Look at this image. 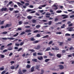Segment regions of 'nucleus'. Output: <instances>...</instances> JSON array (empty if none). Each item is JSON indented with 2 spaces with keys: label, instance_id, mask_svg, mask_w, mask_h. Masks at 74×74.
<instances>
[{
  "label": "nucleus",
  "instance_id": "nucleus-1",
  "mask_svg": "<svg viewBox=\"0 0 74 74\" xmlns=\"http://www.w3.org/2000/svg\"><path fill=\"white\" fill-rule=\"evenodd\" d=\"M60 70H63L64 69V66L62 65H59L58 66Z\"/></svg>",
  "mask_w": 74,
  "mask_h": 74
},
{
  "label": "nucleus",
  "instance_id": "nucleus-2",
  "mask_svg": "<svg viewBox=\"0 0 74 74\" xmlns=\"http://www.w3.org/2000/svg\"><path fill=\"white\" fill-rule=\"evenodd\" d=\"M34 71V67L33 66L31 69V71L30 72H33Z\"/></svg>",
  "mask_w": 74,
  "mask_h": 74
},
{
  "label": "nucleus",
  "instance_id": "nucleus-3",
  "mask_svg": "<svg viewBox=\"0 0 74 74\" xmlns=\"http://www.w3.org/2000/svg\"><path fill=\"white\" fill-rule=\"evenodd\" d=\"M62 16H64V17H63V19H66V18H68V16L66 15H64V14L62 15Z\"/></svg>",
  "mask_w": 74,
  "mask_h": 74
},
{
  "label": "nucleus",
  "instance_id": "nucleus-4",
  "mask_svg": "<svg viewBox=\"0 0 74 74\" xmlns=\"http://www.w3.org/2000/svg\"><path fill=\"white\" fill-rule=\"evenodd\" d=\"M39 67H39V66L38 65H36L35 66V69L38 70V71H39L40 70V69H39Z\"/></svg>",
  "mask_w": 74,
  "mask_h": 74
},
{
  "label": "nucleus",
  "instance_id": "nucleus-5",
  "mask_svg": "<svg viewBox=\"0 0 74 74\" xmlns=\"http://www.w3.org/2000/svg\"><path fill=\"white\" fill-rule=\"evenodd\" d=\"M11 24H7L5 26V28H7V27H10V26H11Z\"/></svg>",
  "mask_w": 74,
  "mask_h": 74
},
{
  "label": "nucleus",
  "instance_id": "nucleus-6",
  "mask_svg": "<svg viewBox=\"0 0 74 74\" xmlns=\"http://www.w3.org/2000/svg\"><path fill=\"white\" fill-rule=\"evenodd\" d=\"M7 10V8H2L1 10L2 12H3L4 11H6Z\"/></svg>",
  "mask_w": 74,
  "mask_h": 74
},
{
  "label": "nucleus",
  "instance_id": "nucleus-7",
  "mask_svg": "<svg viewBox=\"0 0 74 74\" xmlns=\"http://www.w3.org/2000/svg\"><path fill=\"white\" fill-rule=\"evenodd\" d=\"M41 48V46L40 45H38L37 46V47H35V49H39Z\"/></svg>",
  "mask_w": 74,
  "mask_h": 74
},
{
  "label": "nucleus",
  "instance_id": "nucleus-8",
  "mask_svg": "<svg viewBox=\"0 0 74 74\" xmlns=\"http://www.w3.org/2000/svg\"><path fill=\"white\" fill-rule=\"evenodd\" d=\"M32 62H37V59H36L33 58L32 59Z\"/></svg>",
  "mask_w": 74,
  "mask_h": 74
},
{
  "label": "nucleus",
  "instance_id": "nucleus-9",
  "mask_svg": "<svg viewBox=\"0 0 74 74\" xmlns=\"http://www.w3.org/2000/svg\"><path fill=\"white\" fill-rule=\"evenodd\" d=\"M37 58L38 60H42L43 59V57H42V56H41L40 58L38 57Z\"/></svg>",
  "mask_w": 74,
  "mask_h": 74
},
{
  "label": "nucleus",
  "instance_id": "nucleus-10",
  "mask_svg": "<svg viewBox=\"0 0 74 74\" xmlns=\"http://www.w3.org/2000/svg\"><path fill=\"white\" fill-rule=\"evenodd\" d=\"M17 4L18 5V6H19V7H21V5H23V4H22V3H21L20 2H17Z\"/></svg>",
  "mask_w": 74,
  "mask_h": 74
},
{
  "label": "nucleus",
  "instance_id": "nucleus-11",
  "mask_svg": "<svg viewBox=\"0 0 74 74\" xmlns=\"http://www.w3.org/2000/svg\"><path fill=\"white\" fill-rule=\"evenodd\" d=\"M61 56L62 55L60 54H58L57 55V57H58V58H60L61 57Z\"/></svg>",
  "mask_w": 74,
  "mask_h": 74
},
{
  "label": "nucleus",
  "instance_id": "nucleus-12",
  "mask_svg": "<svg viewBox=\"0 0 74 74\" xmlns=\"http://www.w3.org/2000/svg\"><path fill=\"white\" fill-rule=\"evenodd\" d=\"M29 32H32V31L30 29H29L28 30H26L25 31V33H29Z\"/></svg>",
  "mask_w": 74,
  "mask_h": 74
},
{
  "label": "nucleus",
  "instance_id": "nucleus-13",
  "mask_svg": "<svg viewBox=\"0 0 74 74\" xmlns=\"http://www.w3.org/2000/svg\"><path fill=\"white\" fill-rule=\"evenodd\" d=\"M0 56L1 58H5V56L3 54H0Z\"/></svg>",
  "mask_w": 74,
  "mask_h": 74
},
{
  "label": "nucleus",
  "instance_id": "nucleus-14",
  "mask_svg": "<svg viewBox=\"0 0 74 74\" xmlns=\"http://www.w3.org/2000/svg\"><path fill=\"white\" fill-rule=\"evenodd\" d=\"M53 6L54 7H56L55 8H54V10H58V7H57V6H56V5H54Z\"/></svg>",
  "mask_w": 74,
  "mask_h": 74
},
{
  "label": "nucleus",
  "instance_id": "nucleus-15",
  "mask_svg": "<svg viewBox=\"0 0 74 74\" xmlns=\"http://www.w3.org/2000/svg\"><path fill=\"white\" fill-rule=\"evenodd\" d=\"M27 19H28L29 20H31L32 19V17H31L30 16H28L27 17Z\"/></svg>",
  "mask_w": 74,
  "mask_h": 74
},
{
  "label": "nucleus",
  "instance_id": "nucleus-16",
  "mask_svg": "<svg viewBox=\"0 0 74 74\" xmlns=\"http://www.w3.org/2000/svg\"><path fill=\"white\" fill-rule=\"evenodd\" d=\"M30 40L32 41H33L35 40V39H34L33 37H32L30 38Z\"/></svg>",
  "mask_w": 74,
  "mask_h": 74
},
{
  "label": "nucleus",
  "instance_id": "nucleus-17",
  "mask_svg": "<svg viewBox=\"0 0 74 74\" xmlns=\"http://www.w3.org/2000/svg\"><path fill=\"white\" fill-rule=\"evenodd\" d=\"M23 23V22L21 21H20L18 22V24L19 25H22Z\"/></svg>",
  "mask_w": 74,
  "mask_h": 74
},
{
  "label": "nucleus",
  "instance_id": "nucleus-18",
  "mask_svg": "<svg viewBox=\"0 0 74 74\" xmlns=\"http://www.w3.org/2000/svg\"><path fill=\"white\" fill-rule=\"evenodd\" d=\"M29 51H31V52H35V50H33V49H30L29 50Z\"/></svg>",
  "mask_w": 74,
  "mask_h": 74
},
{
  "label": "nucleus",
  "instance_id": "nucleus-19",
  "mask_svg": "<svg viewBox=\"0 0 74 74\" xmlns=\"http://www.w3.org/2000/svg\"><path fill=\"white\" fill-rule=\"evenodd\" d=\"M30 65L29 64H27L26 66L27 68V69H29L30 68Z\"/></svg>",
  "mask_w": 74,
  "mask_h": 74
},
{
  "label": "nucleus",
  "instance_id": "nucleus-20",
  "mask_svg": "<svg viewBox=\"0 0 74 74\" xmlns=\"http://www.w3.org/2000/svg\"><path fill=\"white\" fill-rule=\"evenodd\" d=\"M51 49V48L50 47H49L48 48H47L46 49V50L45 51H49Z\"/></svg>",
  "mask_w": 74,
  "mask_h": 74
},
{
  "label": "nucleus",
  "instance_id": "nucleus-21",
  "mask_svg": "<svg viewBox=\"0 0 74 74\" xmlns=\"http://www.w3.org/2000/svg\"><path fill=\"white\" fill-rule=\"evenodd\" d=\"M8 40H13L15 39V38H8Z\"/></svg>",
  "mask_w": 74,
  "mask_h": 74
},
{
  "label": "nucleus",
  "instance_id": "nucleus-22",
  "mask_svg": "<svg viewBox=\"0 0 74 74\" xmlns=\"http://www.w3.org/2000/svg\"><path fill=\"white\" fill-rule=\"evenodd\" d=\"M48 61H49V59H47L45 60V62H48Z\"/></svg>",
  "mask_w": 74,
  "mask_h": 74
},
{
  "label": "nucleus",
  "instance_id": "nucleus-23",
  "mask_svg": "<svg viewBox=\"0 0 74 74\" xmlns=\"http://www.w3.org/2000/svg\"><path fill=\"white\" fill-rule=\"evenodd\" d=\"M49 55H50V56H55V54L53 55L51 53V52H49Z\"/></svg>",
  "mask_w": 74,
  "mask_h": 74
},
{
  "label": "nucleus",
  "instance_id": "nucleus-24",
  "mask_svg": "<svg viewBox=\"0 0 74 74\" xmlns=\"http://www.w3.org/2000/svg\"><path fill=\"white\" fill-rule=\"evenodd\" d=\"M27 71V70L26 69H24L22 70V72L23 73H25V72Z\"/></svg>",
  "mask_w": 74,
  "mask_h": 74
},
{
  "label": "nucleus",
  "instance_id": "nucleus-25",
  "mask_svg": "<svg viewBox=\"0 0 74 74\" xmlns=\"http://www.w3.org/2000/svg\"><path fill=\"white\" fill-rule=\"evenodd\" d=\"M41 73H40V74H44V70L42 69L41 71Z\"/></svg>",
  "mask_w": 74,
  "mask_h": 74
},
{
  "label": "nucleus",
  "instance_id": "nucleus-26",
  "mask_svg": "<svg viewBox=\"0 0 74 74\" xmlns=\"http://www.w3.org/2000/svg\"><path fill=\"white\" fill-rule=\"evenodd\" d=\"M9 10H10V11H13V10H14V8H9Z\"/></svg>",
  "mask_w": 74,
  "mask_h": 74
},
{
  "label": "nucleus",
  "instance_id": "nucleus-27",
  "mask_svg": "<svg viewBox=\"0 0 74 74\" xmlns=\"http://www.w3.org/2000/svg\"><path fill=\"white\" fill-rule=\"evenodd\" d=\"M18 73L19 74H22V71L21 70H19Z\"/></svg>",
  "mask_w": 74,
  "mask_h": 74
},
{
  "label": "nucleus",
  "instance_id": "nucleus-28",
  "mask_svg": "<svg viewBox=\"0 0 74 74\" xmlns=\"http://www.w3.org/2000/svg\"><path fill=\"white\" fill-rule=\"evenodd\" d=\"M52 23V21H49L48 23V25H51Z\"/></svg>",
  "mask_w": 74,
  "mask_h": 74
},
{
  "label": "nucleus",
  "instance_id": "nucleus-29",
  "mask_svg": "<svg viewBox=\"0 0 74 74\" xmlns=\"http://www.w3.org/2000/svg\"><path fill=\"white\" fill-rule=\"evenodd\" d=\"M36 55H37V53L36 52H35V53H33V55L34 56H37Z\"/></svg>",
  "mask_w": 74,
  "mask_h": 74
},
{
  "label": "nucleus",
  "instance_id": "nucleus-30",
  "mask_svg": "<svg viewBox=\"0 0 74 74\" xmlns=\"http://www.w3.org/2000/svg\"><path fill=\"white\" fill-rule=\"evenodd\" d=\"M4 70V68L3 67H1L0 68V70L1 71H3V70Z\"/></svg>",
  "mask_w": 74,
  "mask_h": 74
},
{
  "label": "nucleus",
  "instance_id": "nucleus-31",
  "mask_svg": "<svg viewBox=\"0 0 74 74\" xmlns=\"http://www.w3.org/2000/svg\"><path fill=\"white\" fill-rule=\"evenodd\" d=\"M8 51H11L12 50V47H9L8 48Z\"/></svg>",
  "mask_w": 74,
  "mask_h": 74
},
{
  "label": "nucleus",
  "instance_id": "nucleus-32",
  "mask_svg": "<svg viewBox=\"0 0 74 74\" xmlns=\"http://www.w3.org/2000/svg\"><path fill=\"white\" fill-rule=\"evenodd\" d=\"M56 34H61L62 32H56Z\"/></svg>",
  "mask_w": 74,
  "mask_h": 74
},
{
  "label": "nucleus",
  "instance_id": "nucleus-33",
  "mask_svg": "<svg viewBox=\"0 0 74 74\" xmlns=\"http://www.w3.org/2000/svg\"><path fill=\"white\" fill-rule=\"evenodd\" d=\"M40 25H37L36 26V27L38 29L39 28H40Z\"/></svg>",
  "mask_w": 74,
  "mask_h": 74
},
{
  "label": "nucleus",
  "instance_id": "nucleus-34",
  "mask_svg": "<svg viewBox=\"0 0 74 74\" xmlns=\"http://www.w3.org/2000/svg\"><path fill=\"white\" fill-rule=\"evenodd\" d=\"M49 37V36L47 35L46 36H44L43 37V38H48Z\"/></svg>",
  "mask_w": 74,
  "mask_h": 74
},
{
  "label": "nucleus",
  "instance_id": "nucleus-35",
  "mask_svg": "<svg viewBox=\"0 0 74 74\" xmlns=\"http://www.w3.org/2000/svg\"><path fill=\"white\" fill-rule=\"evenodd\" d=\"M6 72V71H2L1 73V74H4V73H5Z\"/></svg>",
  "mask_w": 74,
  "mask_h": 74
},
{
  "label": "nucleus",
  "instance_id": "nucleus-36",
  "mask_svg": "<svg viewBox=\"0 0 74 74\" xmlns=\"http://www.w3.org/2000/svg\"><path fill=\"white\" fill-rule=\"evenodd\" d=\"M53 42L52 41H50L48 43L49 45H51V44Z\"/></svg>",
  "mask_w": 74,
  "mask_h": 74
},
{
  "label": "nucleus",
  "instance_id": "nucleus-37",
  "mask_svg": "<svg viewBox=\"0 0 74 74\" xmlns=\"http://www.w3.org/2000/svg\"><path fill=\"white\" fill-rule=\"evenodd\" d=\"M18 34H19L18 33H17L16 34L14 35V37H16V36H18Z\"/></svg>",
  "mask_w": 74,
  "mask_h": 74
},
{
  "label": "nucleus",
  "instance_id": "nucleus-38",
  "mask_svg": "<svg viewBox=\"0 0 74 74\" xmlns=\"http://www.w3.org/2000/svg\"><path fill=\"white\" fill-rule=\"evenodd\" d=\"M63 42H60L59 43V45L60 46H62V45H63Z\"/></svg>",
  "mask_w": 74,
  "mask_h": 74
},
{
  "label": "nucleus",
  "instance_id": "nucleus-39",
  "mask_svg": "<svg viewBox=\"0 0 74 74\" xmlns=\"http://www.w3.org/2000/svg\"><path fill=\"white\" fill-rule=\"evenodd\" d=\"M62 11L61 10H60V11H56V12H57V13H61V12H62Z\"/></svg>",
  "mask_w": 74,
  "mask_h": 74
},
{
  "label": "nucleus",
  "instance_id": "nucleus-40",
  "mask_svg": "<svg viewBox=\"0 0 74 74\" xmlns=\"http://www.w3.org/2000/svg\"><path fill=\"white\" fill-rule=\"evenodd\" d=\"M65 36H70V35L69 34H65Z\"/></svg>",
  "mask_w": 74,
  "mask_h": 74
},
{
  "label": "nucleus",
  "instance_id": "nucleus-41",
  "mask_svg": "<svg viewBox=\"0 0 74 74\" xmlns=\"http://www.w3.org/2000/svg\"><path fill=\"white\" fill-rule=\"evenodd\" d=\"M24 44V42H22L20 43V45H21V46H22V45H23Z\"/></svg>",
  "mask_w": 74,
  "mask_h": 74
},
{
  "label": "nucleus",
  "instance_id": "nucleus-42",
  "mask_svg": "<svg viewBox=\"0 0 74 74\" xmlns=\"http://www.w3.org/2000/svg\"><path fill=\"white\" fill-rule=\"evenodd\" d=\"M25 34V32H23L20 34V35H23V34Z\"/></svg>",
  "mask_w": 74,
  "mask_h": 74
},
{
  "label": "nucleus",
  "instance_id": "nucleus-43",
  "mask_svg": "<svg viewBox=\"0 0 74 74\" xmlns=\"http://www.w3.org/2000/svg\"><path fill=\"white\" fill-rule=\"evenodd\" d=\"M69 27H70V26H73V23H71L68 25Z\"/></svg>",
  "mask_w": 74,
  "mask_h": 74
},
{
  "label": "nucleus",
  "instance_id": "nucleus-44",
  "mask_svg": "<svg viewBox=\"0 0 74 74\" xmlns=\"http://www.w3.org/2000/svg\"><path fill=\"white\" fill-rule=\"evenodd\" d=\"M38 42V40H36L34 42V44H36Z\"/></svg>",
  "mask_w": 74,
  "mask_h": 74
},
{
  "label": "nucleus",
  "instance_id": "nucleus-45",
  "mask_svg": "<svg viewBox=\"0 0 74 74\" xmlns=\"http://www.w3.org/2000/svg\"><path fill=\"white\" fill-rule=\"evenodd\" d=\"M33 11V10L31 9H28L27 11V12H30V11Z\"/></svg>",
  "mask_w": 74,
  "mask_h": 74
},
{
  "label": "nucleus",
  "instance_id": "nucleus-46",
  "mask_svg": "<svg viewBox=\"0 0 74 74\" xmlns=\"http://www.w3.org/2000/svg\"><path fill=\"white\" fill-rule=\"evenodd\" d=\"M33 23H36V21L35 20L33 19L32 20Z\"/></svg>",
  "mask_w": 74,
  "mask_h": 74
},
{
  "label": "nucleus",
  "instance_id": "nucleus-47",
  "mask_svg": "<svg viewBox=\"0 0 74 74\" xmlns=\"http://www.w3.org/2000/svg\"><path fill=\"white\" fill-rule=\"evenodd\" d=\"M38 55H42V54L40 53H37Z\"/></svg>",
  "mask_w": 74,
  "mask_h": 74
},
{
  "label": "nucleus",
  "instance_id": "nucleus-48",
  "mask_svg": "<svg viewBox=\"0 0 74 74\" xmlns=\"http://www.w3.org/2000/svg\"><path fill=\"white\" fill-rule=\"evenodd\" d=\"M60 24H62V22H58L56 23V25H60Z\"/></svg>",
  "mask_w": 74,
  "mask_h": 74
},
{
  "label": "nucleus",
  "instance_id": "nucleus-49",
  "mask_svg": "<svg viewBox=\"0 0 74 74\" xmlns=\"http://www.w3.org/2000/svg\"><path fill=\"white\" fill-rule=\"evenodd\" d=\"M22 48H20L19 49H18L17 50L18 51H21V50H22Z\"/></svg>",
  "mask_w": 74,
  "mask_h": 74
},
{
  "label": "nucleus",
  "instance_id": "nucleus-50",
  "mask_svg": "<svg viewBox=\"0 0 74 74\" xmlns=\"http://www.w3.org/2000/svg\"><path fill=\"white\" fill-rule=\"evenodd\" d=\"M47 5H41V7H45V6H46Z\"/></svg>",
  "mask_w": 74,
  "mask_h": 74
},
{
  "label": "nucleus",
  "instance_id": "nucleus-51",
  "mask_svg": "<svg viewBox=\"0 0 74 74\" xmlns=\"http://www.w3.org/2000/svg\"><path fill=\"white\" fill-rule=\"evenodd\" d=\"M7 51H8V50L7 49H5L3 51V52L4 53L5 52H7Z\"/></svg>",
  "mask_w": 74,
  "mask_h": 74
},
{
  "label": "nucleus",
  "instance_id": "nucleus-52",
  "mask_svg": "<svg viewBox=\"0 0 74 74\" xmlns=\"http://www.w3.org/2000/svg\"><path fill=\"white\" fill-rule=\"evenodd\" d=\"M3 34H7V32H3Z\"/></svg>",
  "mask_w": 74,
  "mask_h": 74
},
{
  "label": "nucleus",
  "instance_id": "nucleus-53",
  "mask_svg": "<svg viewBox=\"0 0 74 74\" xmlns=\"http://www.w3.org/2000/svg\"><path fill=\"white\" fill-rule=\"evenodd\" d=\"M73 17H74V15H72L70 16V18H72Z\"/></svg>",
  "mask_w": 74,
  "mask_h": 74
},
{
  "label": "nucleus",
  "instance_id": "nucleus-54",
  "mask_svg": "<svg viewBox=\"0 0 74 74\" xmlns=\"http://www.w3.org/2000/svg\"><path fill=\"white\" fill-rule=\"evenodd\" d=\"M47 58H48V56H43V58H44V59H46Z\"/></svg>",
  "mask_w": 74,
  "mask_h": 74
},
{
  "label": "nucleus",
  "instance_id": "nucleus-55",
  "mask_svg": "<svg viewBox=\"0 0 74 74\" xmlns=\"http://www.w3.org/2000/svg\"><path fill=\"white\" fill-rule=\"evenodd\" d=\"M38 32V30H36L34 31V33H37V32Z\"/></svg>",
  "mask_w": 74,
  "mask_h": 74
},
{
  "label": "nucleus",
  "instance_id": "nucleus-56",
  "mask_svg": "<svg viewBox=\"0 0 74 74\" xmlns=\"http://www.w3.org/2000/svg\"><path fill=\"white\" fill-rule=\"evenodd\" d=\"M3 24H4V21H2L1 22V23H0V25H3Z\"/></svg>",
  "mask_w": 74,
  "mask_h": 74
},
{
  "label": "nucleus",
  "instance_id": "nucleus-57",
  "mask_svg": "<svg viewBox=\"0 0 74 74\" xmlns=\"http://www.w3.org/2000/svg\"><path fill=\"white\" fill-rule=\"evenodd\" d=\"M65 26V24H63L62 25V26H61V28H64V27Z\"/></svg>",
  "mask_w": 74,
  "mask_h": 74
},
{
  "label": "nucleus",
  "instance_id": "nucleus-58",
  "mask_svg": "<svg viewBox=\"0 0 74 74\" xmlns=\"http://www.w3.org/2000/svg\"><path fill=\"white\" fill-rule=\"evenodd\" d=\"M58 18H56L54 19V21L55 22H56V21H58Z\"/></svg>",
  "mask_w": 74,
  "mask_h": 74
},
{
  "label": "nucleus",
  "instance_id": "nucleus-59",
  "mask_svg": "<svg viewBox=\"0 0 74 74\" xmlns=\"http://www.w3.org/2000/svg\"><path fill=\"white\" fill-rule=\"evenodd\" d=\"M10 69L12 70H14V66H11L10 68Z\"/></svg>",
  "mask_w": 74,
  "mask_h": 74
},
{
  "label": "nucleus",
  "instance_id": "nucleus-60",
  "mask_svg": "<svg viewBox=\"0 0 74 74\" xmlns=\"http://www.w3.org/2000/svg\"><path fill=\"white\" fill-rule=\"evenodd\" d=\"M36 37H40V34H38L36 35Z\"/></svg>",
  "mask_w": 74,
  "mask_h": 74
},
{
  "label": "nucleus",
  "instance_id": "nucleus-61",
  "mask_svg": "<svg viewBox=\"0 0 74 74\" xmlns=\"http://www.w3.org/2000/svg\"><path fill=\"white\" fill-rule=\"evenodd\" d=\"M15 45H16V46L17 47H19V45H19V44H18V43L16 44Z\"/></svg>",
  "mask_w": 74,
  "mask_h": 74
},
{
  "label": "nucleus",
  "instance_id": "nucleus-62",
  "mask_svg": "<svg viewBox=\"0 0 74 74\" xmlns=\"http://www.w3.org/2000/svg\"><path fill=\"white\" fill-rule=\"evenodd\" d=\"M68 31H69V32H71V31H74V29H69L68 30Z\"/></svg>",
  "mask_w": 74,
  "mask_h": 74
},
{
  "label": "nucleus",
  "instance_id": "nucleus-63",
  "mask_svg": "<svg viewBox=\"0 0 74 74\" xmlns=\"http://www.w3.org/2000/svg\"><path fill=\"white\" fill-rule=\"evenodd\" d=\"M29 5V3H25V5L26 6H27V5Z\"/></svg>",
  "mask_w": 74,
  "mask_h": 74
},
{
  "label": "nucleus",
  "instance_id": "nucleus-64",
  "mask_svg": "<svg viewBox=\"0 0 74 74\" xmlns=\"http://www.w3.org/2000/svg\"><path fill=\"white\" fill-rule=\"evenodd\" d=\"M14 13H19V11L18 10H15L14 11Z\"/></svg>",
  "mask_w": 74,
  "mask_h": 74
}]
</instances>
